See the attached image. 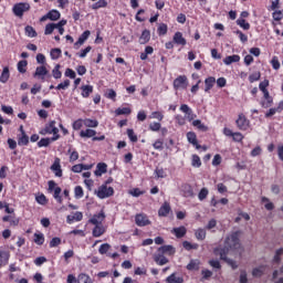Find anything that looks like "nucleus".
I'll return each mask as SVG.
<instances>
[{
    "instance_id": "obj_43",
    "label": "nucleus",
    "mask_w": 283,
    "mask_h": 283,
    "mask_svg": "<svg viewBox=\"0 0 283 283\" xmlns=\"http://www.w3.org/2000/svg\"><path fill=\"white\" fill-rule=\"evenodd\" d=\"M18 72H20V74H25V72H28V62L25 60L18 62Z\"/></svg>"
},
{
    "instance_id": "obj_5",
    "label": "nucleus",
    "mask_w": 283,
    "mask_h": 283,
    "mask_svg": "<svg viewBox=\"0 0 283 283\" xmlns=\"http://www.w3.org/2000/svg\"><path fill=\"white\" fill-rule=\"evenodd\" d=\"M189 86V78H187V75H179L177 76L172 82L174 90H187Z\"/></svg>"
},
{
    "instance_id": "obj_7",
    "label": "nucleus",
    "mask_w": 283,
    "mask_h": 283,
    "mask_svg": "<svg viewBox=\"0 0 283 283\" xmlns=\"http://www.w3.org/2000/svg\"><path fill=\"white\" fill-rule=\"evenodd\" d=\"M237 127L238 129H240L241 132H247V129H249V127H251V122L249 120V118H247V115L244 114H239L237 120H235Z\"/></svg>"
},
{
    "instance_id": "obj_51",
    "label": "nucleus",
    "mask_w": 283,
    "mask_h": 283,
    "mask_svg": "<svg viewBox=\"0 0 283 283\" xmlns=\"http://www.w3.org/2000/svg\"><path fill=\"white\" fill-rule=\"evenodd\" d=\"M74 196L77 200H81V198H83V196H85V192L83 191V187L81 186H76L74 188Z\"/></svg>"
},
{
    "instance_id": "obj_28",
    "label": "nucleus",
    "mask_w": 283,
    "mask_h": 283,
    "mask_svg": "<svg viewBox=\"0 0 283 283\" xmlns=\"http://www.w3.org/2000/svg\"><path fill=\"white\" fill-rule=\"evenodd\" d=\"M105 233V227H103V223L95 224L93 229V237L94 238H101Z\"/></svg>"
},
{
    "instance_id": "obj_64",
    "label": "nucleus",
    "mask_w": 283,
    "mask_h": 283,
    "mask_svg": "<svg viewBox=\"0 0 283 283\" xmlns=\"http://www.w3.org/2000/svg\"><path fill=\"white\" fill-rule=\"evenodd\" d=\"M272 18L274 21H282L283 19V12L280 11V10H275L273 13H272Z\"/></svg>"
},
{
    "instance_id": "obj_39",
    "label": "nucleus",
    "mask_w": 283,
    "mask_h": 283,
    "mask_svg": "<svg viewBox=\"0 0 283 283\" xmlns=\"http://www.w3.org/2000/svg\"><path fill=\"white\" fill-rule=\"evenodd\" d=\"M185 198H193V188L191 185H185L182 187Z\"/></svg>"
},
{
    "instance_id": "obj_25",
    "label": "nucleus",
    "mask_w": 283,
    "mask_h": 283,
    "mask_svg": "<svg viewBox=\"0 0 283 283\" xmlns=\"http://www.w3.org/2000/svg\"><path fill=\"white\" fill-rule=\"evenodd\" d=\"M224 65H231V63H240V55L233 54V55H228L223 59Z\"/></svg>"
},
{
    "instance_id": "obj_34",
    "label": "nucleus",
    "mask_w": 283,
    "mask_h": 283,
    "mask_svg": "<svg viewBox=\"0 0 283 283\" xmlns=\"http://www.w3.org/2000/svg\"><path fill=\"white\" fill-rule=\"evenodd\" d=\"M33 242L38 244V247H42L45 242V235L43 233H34L33 234Z\"/></svg>"
},
{
    "instance_id": "obj_54",
    "label": "nucleus",
    "mask_w": 283,
    "mask_h": 283,
    "mask_svg": "<svg viewBox=\"0 0 283 283\" xmlns=\"http://www.w3.org/2000/svg\"><path fill=\"white\" fill-rule=\"evenodd\" d=\"M260 78H262V73H260V72H254L249 75L250 83H255V82L260 81Z\"/></svg>"
},
{
    "instance_id": "obj_33",
    "label": "nucleus",
    "mask_w": 283,
    "mask_h": 283,
    "mask_svg": "<svg viewBox=\"0 0 283 283\" xmlns=\"http://www.w3.org/2000/svg\"><path fill=\"white\" fill-rule=\"evenodd\" d=\"M154 260L157 264H159V266H165V264L169 262V260H167V258H165V255L161 253L155 254Z\"/></svg>"
},
{
    "instance_id": "obj_31",
    "label": "nucleus",
    "mask_w": 283,
    "mask_h": 283,
    "mask_svg": "<svg viewBox=\"0 0 283 283\" xmlns=\"http://www.w3.org/2000/svg\"><path fill=\"white\" fill-rule=\"evenodd\" d=\"M10 81V69L4 66L0 75V83H8Z\"/></svg>"
},
{
    "instance_id": "obj_46",
    "label": "nucleus",
    "mask_w": 283,
    "mask_h": 283,
    "mask_svg": "<svg viewBox=\"0 0 283 283\" xmlns=\"http://www.w3.org/2000/svg\"><path fill=\"white\" fill-rule=\"evenodd\" d=\"M126 134L130 140V143H138V135L134 132V128H128Z\"/></svg>"
},
{
    "instance_id": "obj_8",
    "label": "nucleus",
    "mask_w": 283,
    "mask_h": 283,
    "mask_svg": "<svg viewBox=\"0 0 283 283\" xmlns=\"http://www.w3.org/2000/svg\"><path fill=\"white\" fill-rule=\"evenodd\" d=\"M13 14L15 17H23L24 12L30 11V3L28 2H19L13 6Z\"/></svg>"
},
{
    "instance_id": "obj_44",
    "label": "nucleus",
    "mask_w": 283,
    "mask_h": 283,
    "mask_svg": "<svg viewBox=\"0 0 283 283\" xmlns=\"http://www.w3.org/2000/svg\"><path fill=\"white\" fill-rule=\"evenodd\" d=\"M195 235H196L197 240L202 241V240H205V238H207V230L199 228L195 231Z\"/></svg>"
},
{
    "instance_id": "obj_4",
    "label": "nucleus",
    "mask_w": 283,
    "mask_h": 283,
    "mask_svg": "<svg viewBox=\"0 0 283 283\" xmlns=\"http://www.w3.org/2000/svg\"><path fill=\"white\" fill-rule=\"evenodd\" d=\"M49 185V191H53V198L59 202V205L63 203V197H61V187L56 186V181L50 180L48 181Z\"/></svg>"
},
{
    "instance_id": "obj_15",
    "label": "nucleus",
    "mask_w": 283,
    "mask_h": 283,
    "mask_svg": "<svg viewBox=\"0 0 283 283\" xmlns=\"http://www.w3.org/2000/svg\"><path fill=\"white\" fill-rule=\"evenodd\" d=\"M105 220V212L102 210L99 213L94 214L90 220V224H103V221Z\"/></svg>"
},
{
    "instance_id": "obj_56",
    "label": "nucleus",
    "mask_w": 283,
    "mask_h": 283,
    "mask_svg": "<svg viewBox=\"0 0 283 283\" xmlns=\"http://www.w3.org/2000/svg\"><path fill=\"white\" fill-rule=\"evenodd\" d=\"M77 283H93L92 279L87 274H80L77 276Z\"/></svg>"
},
{
    "instance_id": "obj_19",
    "label": "nucleus",
    "mask_w": 283,
    "mask_h": 283,
    "mask_svg": "<svg viewBox=\"0 0 283 283\" xmlns=\"http://www.w3.org/2000/svg\"><path fill=\"white\" fill-rule=\"evenodd\" d=\"M171 233H172V235H175L178 239L185 238V235H187V228L185 226H180L178 228H174L171 230Z\"/></svg>"
},
{
    "instance_id": "obj_12",
    "label": "nucleus",
    "mask_w": 283,
    "mask_h": 283,
    "mask_svg": "<svg viewBox=\"0 0 283 283\" xmlns=\"http://www.w3.org/2000/svg\"><path fill=\"white\" fill-rule=\"evenodd\" d=\"M179 109H180V112H182V114H186L187 120H189V123H191V120H193V118H196V114H193V109H191V107H189V105L181 104Z\"/></svg>"
},
{
    "instance_id": "obj_61",
    "label": "nucleus",
    "mask_w": 283,
    "mask_h": 283,
    "mask_svg": "<svg viewBox=\"0 0 283 283\" xmlns=\"http://www.w3.org/2000/svg\"><path fill=\"white\" fill-rule=\"evenodd\" d=\"M61 53H62L61 49H52L51 50V59L53 61H56V59H61Z\"/></svg>"
},
{
    "instance_id": "obj_1",
    "label": "nucleus",
    "mask_w": 283,
    "mask_h": 283,
    "mask_svg": "<svg viewBox=\"0 0 283 283\" xmlns=\"http://www.w3.org/2000/svg\"><path fill=\"white\" fill-rule=\"evenodd\" d=\"M39 134L41 136H52V140H59L61 138V135L59 134V127H56V120H50L49 123L45 124L44 128H42Z\"/></svg>"
},
{
    "instance_id": "obj_63",
    "label": "nucleus",
    "mask_w": 283,
    "mask_h": 283,
    "mask_svg": "<svg viewBox=\"0 0 283 283\" xmlns=\"http://www.w3.org/2000/svg\"><path fill=\"white\" fill-rule=\"evenodd\" d=\"M54 28H55L54 23H48L44 29L45 36L52 34V32H54Z\"/></svg>"
},
{
    "instance_id": "obj_3",
    "label": "nucleus",
    "mask_w": 283,
    "mask_h": 283,
    "mask_svg": "<svg viewBox=\"0 0 283 283\" xmlns=\"http://www.w3.org/2000/svg\"><path fill=\"white\" fill-rule=\"evenodd\" d=\"M240 235H242V231L240 230L228 235L224 241L226 249H238L240 247Z\"/></svg>"
},
{
    "instance_id": "obj_58",
    "label": "nucleus",
    "mask_w": 283,
    "mask_h": 283,
    "mask_svg": "<svg viewBox=\"0 0 283 283\" xmlns=\"http://www.w3.org/2000/svg\"><path fill=\"white\" fill-rule=\"evenodd\" d=\"M269 85H271V82H269V80H263L262 82H260L259 84L260 92H268Z\"/></svg>"
},
{
    "instance_id": "obj_30",
    "label": "nucleus",
    "mask_w": 283,
    "mask_h": 283,
    "mask_svg": "<svg viewBox=\"0 0 283 283\" xmlns=\"http://www.w3.org/2000/svg\"><path fill=\"white\" fill-rule=\"evenodd\" d=\"M52 143H56V140H53L52 137H44L38 142V147H50Z\"/></svg>"
},
{
    "instance_id": "obj_62",
    "label": "nucleus",
    "mask_w": 283,
    "mask_h": 283,
    "mask_svg": "<svg viewBox=\"0 0 283 283\" xmlns=\"http://www.w3.org/2000/svg\"><path fill=\"white\" fill-rule=\"evenodd\" d=\"M207 196H209V189L202 188L198 193V199L201 201L207 200Z\"/></svg>"
},
{
    "instance_id": "obj_26",
    "label": "nucleus",
    "mask_w": 283,
    "mask_h": 283,
    "mask_svg": "<svg viewBox=\"0 0 283 283\" xmlns=\"http://www.w3.org/2000/svg\"><path fill=\"white\" fill-rule=\"evenodd\" d=\"M10 260V252L6 250H0V266H6Z\"/></svg>"
},
{
    "instance_id": "obj_35",
    "label": "nucleus",
    "mask_w": 283,
    "mask_h": 283,
    "mask_svg": "<svg viewBox=\"0 0 283 283\" xmlns=\"http://www.w3.org/2000/svg\"><path fill=\"white\" fill-rule=\"evenodd\" d=\"M129 114H132V108L129 107H118L117 109H115L116 116H129Z\"/></svg>"
},
{
    "instance_id": "obj_2",
    "label": "nucleus",
    "mask_w": 283,
    "mask_h": 283,
    "mask_svg": "<svg viewBox=\"0 0 283 283\" xmlns=\"http://www.w3.org/2000/svg\"><path fill=\"white\" fill-rule=\"evenodd\" d=\"M231 249L214 250V253L220 255V259L227 262L232 269H238V264L233 260V252Z\"/></svg>"
},
{
    "instance_id": "obj_16",
    "label": "nucleus",
    "mask_w": 283,
    "mask_h": 283,
    "mask_svg": "<svg viewBox=\"0 0 283 283\" xmlns=\"http://www.w3.org/2000/svg\"><path fill=\"white\" fill-rule=\"evenodd\" d=\"M81 220H83V212H81V211H76L73 214H69L66 217V222L69 224H72L74 222H81Z\"/></svg>"
},
{
    "instance_id": "obj_49",
    "label": "nucleus",
    "mask_w": 283,
    "mask_h": 283,
    "mask_svg": "<svg viewBox=\"0 0 283 283\" xmlns=\"http://www.w3.org/2000/svg\"><path fill=\"white\" fill-rule=\"evenodd\" d=\"M101 8H107L106 0H98L92 4V10H101Z\"/></svg>"
},
{
    "instance_id": "obj_53",
    "label": "nucleus",
    "mask_w": 283,
    "mask_h": 283,
    "mask_svg": "<svg viewBox=\"0 0 283 283\" xmlns=\"http://www.w3.org/2000/svg\"><path fill=\"white\" fill-rule=\"evenodd\" d=\"M53 78H61L63 76V73L61 72V64H56L54 69L52 70Z\"/></svg>"
},
{
    "instance_id": "obj_47",
    "label": "nucleus",
    "mask_w": 283,
    "mask_h": 283,
    "mask_svg": "<svg viewBox=\"0 0 283 283\" xmlns=\"http://www.w3.org/2000/svg\"><path fill=\"white\" fill-rule=\"evenodd\" d=\"M84 127L96 128V127H98V120L92 119V118H85Z\"/></svg>"
},
{
    "instance_id": "obj_11",
    "label": "nucleus",
    "mask_w": 283,
    "mask_h": 283,
    "mask_svg": "<svg viewBox=\"0 0 283 283\" xmlns=\"http://www.w3.org/2000/svg\"><path fill=\"white\" fill-rule=\"evenodd\" d=\"M262 94L264 99L261 101V107H263L264 109H269V107L273 105V97L271 96L269 91H263Z\"/></svg>"
},
{
    "instance_id": "obj_6",
    "label": "nucleus",
    "mask_w": 283,
    "mask_h": 283,
    "mask_svg": "<svg viewBox=\"0 0 283 283\" xmlns=\"http://www.w3.org/2000/svg\"><path fill=\"white\" fill-rule=\"evenodd\" d=\"M114 196V188L107 187V184H104L97 189V198L105 200V198H112Z\"/></svg>"
},
{
    "instance_id": "obj_29",
    "label": "nucleus",
    "mask_w": 283,
    "mask_h": 283,
    "mask_svg": "<svg viewBox=\"0 0 283 283\" xmlns=\"http://www.w3.org/2000/svg\"><path fill=\"white\" fill-rule=\"evenodd\" d=\"M95 135H96V130H94L92 128H87L85 130L80 132V137L81 138H94Z\"/></svg>"
},
{
    "instance_id": "obj_17",
    "label": "nucleus",
    "mask_w": 283,
    "mask_h": 283,
    "mask_svg": "<svg viewBox=\"0 0 283 283\" xmlns=\"http://www.w3.org/2000/svg\"><path fill=\"white\" fill-rule=\"evenodd\" d=\"M148 41H151V32L145 29L139 36L138 43L140 45H146Z\"/></svg>"
},
{
    "instance_id": "obj_59",
    "label": "nucleus",
    "mask_w": 283,
    "mask_h": 283,
    "mask_svg": "<svg viewBox=\"0 0 283 283\" xmlns=\"http://www.w3.org/2000/svg\"><path fill=\"white\" fill-rule=\"evenodd\" d=\"M35 202H38V205L45 206V205H48V197H45L43 193L38 195L35 197Z\"/></svg>"
},
{
    "instance_id": "obj_14",
    "label": "nucleus",
    "mask_w": 283,
    "mask_h": 283,
    "mask_svg": "<svg viewBox=\"0 0 283 283\" xmlns=\"http://www.w3.org/2000/svg\"><path fill=\"white\" fill-rule=\"evenodd\" d=\"M187 140L190 143V145H193L196 149H201L202 146L198 144V135H196L193 132H188L187 133Z\"/></svg>"
},
{
    "instance_id": "obj_36",
    "label": "nucleus",
    "mask_w": 283,
    "mask_h": 283,
    "mask_svg": "<svg viewBox=\"0 0 283 283\" xmlns=\"http://www.w3.org/2000/svg\"><path fill=\"white\" fill-rule=\"evenodd\" d=\"M237 25H239V28H241L242 30H251V23H249L247 20L239 18L235 21Z\"/></svg>"
},
{
    "instance_id": "obj_52",
    "label": "nucleus",
    "mask_w": 283,
    "mask_h": 283,
    "mask_svg": "<svg viewBox=\"0 0 283 283\" xmlns=\"http://www.w3.org/2000/svg\"><path fill=\"white\" fill-rule=\"evenodd\" d=\"M167 31H168V27L166 23H160L158 29H157V34L159 36H165V34H167Z\"/></svg>"
},
{
    "instance_id": "obj_40",
    "label": "nucleus",
    "mask_w": 283,
    "mask_h": 283,
    "mask_svg": "<svg viewBox=\"0 0 283 283\" xmlns=\"http://www.w3.org/2000/svg\"><path fill=\"white\" fill-rule=\"evenodd\" d=\"M46 14L50 21H59V19H61V12H59V10H51Z\"/></svg>"
},
{
    "instance_id": "obj_37",
    "label": "nucleus",
    "mask_w": 283,
    "mask_h": 283,
    "mask_svg": "<svg viewBox=\"0 0 283 283\" xmlns=\"http://www.w3.org/2000/svg\"><path fill=\"white\" fill-rule=\"evenodd\" d=\"M167 283H184L185 279L182 276H176V273H172L166 279Z\"/></svg>"
},
{
    "instance_id": "obj_55",
    "label": "nucleus",
    "mask_w": 283,
    "mask_h": 283,
    "mask_svg": "<svg viewBox=\"0 0 283 283\" xmlns=\"http://www.w3.org/2000/svg\"><path fill=\"white\" fill-rule=\"evenodd\" d=\"M153 147L154 149H157V151H163L165 149V143L163 142V139H157L153 144Z\"/></svg>"
},
{
    "instance_id": "obj_42",
    "label": "nucleus",
    "mask_w": 283,
    "mask_h": 283,
    "mask_svg": "<svg viewBox=\"0 0 283 283\" xmlns=\"http://www.w3.org/2000/svg\"><path fill=\"white\" fill-rule=\"evenodd\" d=\"M149 54H154V46H146L145 52L140 53L139 57L142 61H147V56H149Z\"/></svg>"
},
{
    "instance_id": "obj_48",
    "label": "nucleus",
    "mask_w": 283,
    "mask_h": 283,
    "mask_svg": "<svg viewBox=\"0 0 283 283\" xmlns=\"http://www.w3.org/2000/svg\"><path fill=\"white\" fill-rule=\"evenodd\" d=\"M67 154H70V163H76L78 159V151L76 149L70 148Z\"/></svg>"
},
{
    "instance_id": "obj_50",
    "label": "nucleus",
    "mask_w": 283,
    "mask_h": 283,
    "mask_svg": "<svg viewBox=\"0 0 283 283\" xmlns=\"http://www.w3.org/2000/svg\"><path fill=\"white\" fill-rule=\"evenodd\" d=\"M83 125H85L84 119L78 118L75 122H73L72 127L75 132H78V129L83 128Z\"/></svg>"
},
{
    "instance_id": "obj_45",
    "label": "nucleus",
    "mask_w": 283,
    "mask_h": 283,
    "mask_svg": "<svg viewBox=\"0 0 283 283\" xmlns=\"http://www.w3.org/2000/svg\"><path fill=\"white\" fill-rule=\"evenodd\" d=\"M2 221H3V222H10V224H12L13 227L19 226V219H17V218L13 217V216H4V217L2 218Z\"/></svg>"
},
{
    "instance_id": "obj_60",
    "label": "nucleus",
    "mask_w": 283,
    "mask_h": 283,
    "mask_svg": "<svg viewBox=\"0 0 283 283\" xmlns=\"http://www.w3.org/2000/svg\"><path fill=\"white\" fill-rule=\"evenodd\" d=\"M191 165H192L193 167H197V168L202 167V161L200 160V156H198V155H192Z\"/></svg>"
},
{
    "instance_id": "obj_27",
    "label": "nucleus",
    "mask_w": 283,
    "mask_h": 283,
    "mask_svg": "<svg viewBox=\"0 0 283 283\" xmlns=\"http://www.w3.org/2000/svg\"><path fill=\"white\" fill-rule=\"evenodd\" d=\"M174 43L177 45H187V40L182 36V32H176L174 35Z\"/></svg>"
},
{
    "instance_id": "obj_41",
    "label": "nucleus",
    "mask_w": 283,
    "mask_h": 283,
    "mask_svg": "<svg viewBox=\"0 0 283 283\" xmlns=\"http://www.w3.org/2000/svg\"><path fill=\"white\" fill-rule=\"evenodd\" d=\"M200 269V261L199 260H191L187 265L188 271H198Z\"/></svg>"
},
{
    "instance_id": "obj_23",
    "label": "nucleus",
    "mask_w": 283,
    "mask_h": 283,
    "mask_svg": "<svg viewBox=\"0 0 283 283\" xmlns=\"http://www.w3.org/2000/svg\"><path fill=\"white\" fill-rule=\"evenodd\" d=\"M103 174H107V164L99 163L96 166L94 175L97 176V177H101V176H103Z\"/></svg>"
},
{
    "instance_id": "obj_20",
    "label": "nucleus",
    "mask_w": 283,
    "mask_h": 283,
    "mask_svg": "<svg viewBox=\"0 0 283 283\" xmlns=\"http://www.w3.org/2000/svg\"><path fill=\"white\" fill-rule=\"evenodd\" d=\"M171 211V206L168 202H165L158 210V216L160 218H167Z\"/></svg>"
},
{
    "instance_id": "obj_24",
    "label": "nucleus",
    "mask_w": 283,
    "mask_h": 283,
    "mask_svg": "<svg viewBox=\"0 0 283 283\" xmlns=\"http://www.w3.org/2000/svg\"><path fill=\"white\" fill-rule=\"evenodd\" d=\"M81 95L83 98H90V94H93L94 92V86L92 85H82L81 86Z\"/></svg>"
},
{
    "instance_id": "obj_13",
    "label": "nucleus",
    "mask_w": 283,
    "mask_h": 283,
    "mask_svg": "<svg viewBox=\"0 0 283 283\" xmlns=\"http://www.w3.org/2000/svg\"><path fill=\"white\" fill-rule=\"evenodd\" d=\"M90 34H92V32L86 30L80 35L78 40L74 43L75 50H78V48H81V45H83L85 41L90 39Z\"/></svg>"
},
{
    "instance_id": "obj_10",
    "label": "nucleus",
    "mask_w": 283,
    "mask_h": 283,
    "mask_svg": "<svg viewBox=\"0 0 283 283\" xmlns=\"http://www.w3.org/2000/svg\"><path fill=\"white\" fill-rule=\"evenodd\" d=\"M51 171L56 176V178H63V169H61V158L56 157L51 166Z\"/></svg>"
},
{
    "instance_id": "obj_22",
    "label": "nucleus",
    "mask_w": 283,
    "mask_h": 283,
    "mask_svg": "<svg viewBox=\"0 0 283 283\" xmlns=\"http://www.w3.org/2000/svg\"><path fill=\"white\" fill-rule=\"evenodd\" d=\"M18 145L20 147H28V145H30V137L28 134H25V132H22V135H19Z\"/></svg>"
},
{
    "instance_id": "obj_21",
    "label": "nucleus",
    "mask_w": 283,
    "mask_h": 283,
    "mask_svg": "<svg viewBox=\"0 0 283 283\" xmlns=\"http://www.w3.org/2000/svg\"><path fill=\"white\" fill-rule=\"evenodd\" d=\"M216 85V78L213 76H209L205 80V92L206 94H209L211 90H213V86Z\"/></svg>"
},
{
    "instance_id": "obj_32",
    "label": "nucleus",
    "mask_w": 283,
    "mask_h": 283,
    "mask_svg": "<svg viewBox=\"0 0 283 283\" xmlns=\"http://www.w3.org/2000/svg\"><path fill=\"white\" fill-rule=\"evenodd\" d=\"M192 127H197L199 132H209V127L202 124V120L200 119L192 120Z\"/></svg>"
},
{
    "instance_id": "obj_18",
    "label": "nucleus",
    "mask_w": 283,
    "mask_h": 283,
    "mask_svg": "<svg viewBox=\"0 0 283 283\" xmlns=\"http://www.w3.org/2000/svg\"><path fill=\"white\" fill-rule=\"evenodd\" d=\"M33 76L34 78H42L43 81L44 76H48V67H45V65L38 66Z\"/></svg>"
},
{
    "instance_id": "obj_38",
    "label": "nucleus",
    "mask_w": 283,
    "mask_h": 283,
    "mask_svg": "<svg viewBox=\"0 0 283 283\" xmlns=\"http://www.w3.org/2000/svg\"><path fill=\"white\" fill-rule=\"evenodd\" d=\"M25 35L29 36V39H34L38 36L36 30L32 25H27L24 28Z\"/></svg>"
},
{
    "instance_id": "obj_9",
    "label": "nucleus",
    "mask_w": 283,
    "mask_h": 283,
    "mask_svg": "<svg viewBox=\"0 0 283 283\" xmlns=\"http://www.w3.org/2000/svg\"><path fill=\"white\" fill-rule=\"evenodd\" d=\"M135 224L137 227H149V224H151V220H149V217L145 213H137L135 216Z\"/></svg>"
},
{
    "instance_id": "obj_57",
    "label": "nucleus",
    "mask_w": 283,
    "mask_h": 283,
    "mask_svg": "<svg viewBox=\"0 0 283 283\" xmlns=\"http://www.w3.org/2000/svg\"><path fill=\"white\" fill-rule=\"evenodd\" d=\"M234 34L240 39L241 43H247L249 41V36L244 34L241 30L234 31Z\"/></svg>"
}]
</instances>
